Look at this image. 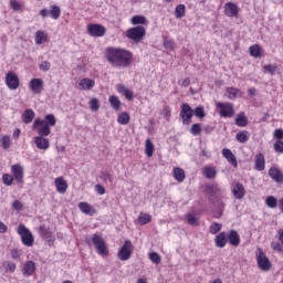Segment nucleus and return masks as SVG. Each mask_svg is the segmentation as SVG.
I'll return each mask as SVG.
<instances>
[{"mask_svg": "<svg viewBox=\"0 0 283 283\" xmlns=\"http://www.w3.org/2000/svg\"><path fill=\"white\" fill-rule=\"evenodd\" d=\"M228 240L232 247H240V235L238 234V231L230 230Z\"/></svg>", "mask_w": 283, "mask_h": 283, "instance_id": "obj_23", "label": "nucleus"}, {"mask_svg": "<svg viewBox=\"0 0 283 283\" xmlns=\"http://www.w3.org/2000/svg\"><path fill=\"white\" fill-rule=\"evenodd\" d=\"M117 90H118L119 94H123L125 96V98H127V101H134V92L129 91V88H127V86L119 84L117 86Z\"/></svg>", "mask_w": 283, "mask_h": 283, "instance_id": "obj_25", "label": "nucleus"}, {"mask_svg": "<svg viewBox=\"0 0 283 283\" xmlns=\"http://www.w3.org/2000/svg\"><path fill=\"white\" fill-rule=\"evenodd\" d=\"M32 120H34V111L32 109H25L23 115H22V123H24L25 125H30V123H32Z\"/></svg>", "mask_w": 283, "mask_h": 283, "instance_id": "obj_26", "label": "nucleus"}, {"mask_svg": "<svg viewBox=\"0 0 283 283\" xmlns=\"http://www.w3.org/2000/svg\"><path fill=\"white\" fill-rule=\"evenodd\" d=\"M224 12L227 17H238V12H240L239 8L233 2H228L224 6Z\"/></svg>", "mask_w": 283, "mask_h": 283, "instance_id": "obj_19", "label": "nucleus"}, {"mask_svg": "<svg viewBox=\"0 0 283 283\" xmlns=\"http://www.w3.org/2000/svg\"><path fill=\"white\" fill-rule=\"evenodd\" d=\"M29 87L33 94H41L43 92V80L42 78H32L29 83Z\"/></svg>", "mask_w": 283, "mask_h": 283, "instance_id": "obj_12", "label": "nucleus"}, {"mask_svg": "<svg viewBox=\"0 0 283 283\" xmlns=\"http://www.w3.org/2000/svg\"><path fill=\"white\" fill-rule=\"evenodd\" d=\"M220 231H222V226L218 222H213L210 226V233H212V235H216V233H220Z\"/></svg>", "mask_w": 283, "mask_h": 283, "instance_id": "obj_48", "label": "nucleus"}, {"mask_svg": "<svg viewBox=\"0 0 283 283\" xmlns=\"http://www.w3.org/2000/svg\"><path fill=\"white\" fill-rule=\"evenodd\" d=\"M149 259L154 262V264H160V254L156 252H151L149 254Z\"/></svg>", "mask_w": 283, "mask_h": 283, "instance_id": "obj_55", "label": "nucleus"}, {"mask_svg": "<svg viewBox=\"0 0 283 283\" xmlns=\"http://www.w3.org/2000/svg\"><path fill=\"white\" fill-rule=\"evenodd\" d=\"M39 67L42 72H50V67H52V65L50 64V62L44 61L39 65Z\"/></svg>", "mask_w": 283, "mask_h": 283, "instance_id": "obj_56", "label": "nucleus"}, {"mask_svg": "<svg viewBox=\"0 0 283 283\" xmlns=\"http://www.w3.org/2000/svg\"><path fill=\"white\" fill-rule=\"evenodd\" d=\"M7 271L9 273H14V271H17V264H14V262H8L7 263Z\"/></svg>", "mask_w": 283, "mask_h": 283, "instance_id": "obj_62", "label": "nucleus"}, {"mask_svg": "<svg viewBox=\"0 0 283 283\" xmlns=\"http://www.w3.org/2000/svg\"><path fill=\"white\" fill-rule=\"evenodd\" d=\"M12 208H13L15 211H22V210H23V203H21V201H19V200H15V201H13V203H12Z\"/></svg>", "mask_w": 283, "mask_h": 283, "instance_id": "obj_61", "label": "nucleus"}, {"mask_svg": "<svg viewBox=\"0 0 283 283\" xmlns=\"http://www.w3.org/2000/svg\"><path fill=\"white\" fill-rule=\"evenodd\" d=\"M273 137L276 138L277 140H283V129L277 128L273 133Z\"/></svg>", "mask_w": 283, "mask_h": 283, "instance_id": "obj_59", "label": "nucleus"}, {"mask_svg": "<svg viewBox=\"0 0 283 283\" xmlns=\"http://www.w3.org/2000/svg\"><path fill=\"white\" fill-rule=\"evenodd\" d=\"M49 13L52 17V19L56 21L59 17H61V7L56 4L51 6V10H49Z\"/></svg>", "mask_w": 283, "mask_h": 283, "instance_id": "obj_32", "label": "nucleus"}, {"mask_svg": "<svg viewBox=\"0 0 283 283\" xmlns=\"http://www.w3.org/2000/svg\"><path fill=\"white\" fill-rule=\"evenodd\" d=\"M92 244L95 247L98 255H107V244L105 243V239L99 234H93L91 239Z\"/></svg>", "mask_w": 283, "mask_h": 283, "instance_id": "obj_4", "label": "nucleus"}, {"mask_svg": "<svg viewBox=\"0 0 283 283\" xmlns=\"http://www.w3.org/2000/svg\"><path fill=\"white\" fill-rule=\"evenodd\" d=\"M36 272V264L34 263V261H28L22 270V275H24V277H30L31 275H34V273Z\"/></svg>", "mask_w": 283, "mask_h": 283, "instance_id": "obj_16", "label": "nucleus"}, {"mask_svg": "<svg viewBox=\"0 0 283 283\" xmlns=\"http://www.w3.org/2000/svg\"><path fill=\"white\" fill-rule=\"evenodd\" d=\"M132 253H134V244L132 241L126 240L123 247L119 249L117 256L122 260V262H127V260L132 258Z\"/></svg>", "mask_w": 283, "mask_h": 283, "instance_id": "obj_6", "label": "nucleus"}, {"mask_svg": "<svg viewBox=\"0 0 283 283\" xmlns=\"http://www.w3.org/2000/svg\"><path fill=\"white\" fill-rule=\"evenodd\" d=\"M164 45H165L166 50H176V42H174V40H171V39H166L164 41Z\"/></svg>", "mask_w": 283, "mask_h": 283, "instance_id": "obj_52", "label": "nucleus"}, {"mask_svg": "<svg viewBox=\"0 0 283 283\" xmlns=\"http://www.w3.org/2000/svg\"><path fill=\"white\" fill-rule=\"evenodd\" d=\"M18 233L21 235L22 244H24V247H32V244H34V235H32V232L23 224L18 227Z\"/></svg>", "mask_w": 283, "mask_h": 283, "instance_id": "obj_5", "label": "nucleus"}, {"mask_svg": "<svg viewBox=\"0 0 283 283\" xmlns=\"http://www.w3.org/2000/svg\"><path fill=\"white\" fill-rule=\"evenodd\" d=\"M208 190L210 191L211 196H220L222 195V188L218 184H212L208 186Z\"/></svg>", "mask_w": 283, "mask_h": 283, "instance_id": "obj_37", "label": "nucleus"}, {"mask_svg": "<svg viewBox=\"0 0 283 283\" xmlns=\"http://www.w3.org/2000/svg\"><path fill=\"white\" fill-rule=\"evenodd\" d=\"M202 174L209 180H213V178H216L218 176V170H216V167L206 166L202 170Z\"/></svg>", "mask_w": 283, "mask_h": 283, "instance_id": "obj_24", "label": "nucleus"}, {"mask_svg": "<svg viewBox=\"0 0 283 283\" xmlns=\"http://www.w3.org/2000/svg\"><path fill=\"white\" fill-rule=\"evenodd\" d=\"M174 178L178 182H184L185 180V170L181 168H175L174 169Z\"/></svg>", "mask_w": 283, "mask_h": 283, "instance_id": "obj_34", "label": "nucleus"}, {"mask_svg": "<svg viewBox=\"0 0 283 283\" xmlns=\"http://www.w3.org/2000/svg\"><path fill=\"white\" fill-rule=\"evenodd\" d=\"M6 83L9 90H18L19 88V77L14 73H8L6 76Z\"/></svg>", "mask_w": 283, "mask_h": 283, "instance_id": "obj_13", "label": "nucleus"}, {"mask_svg": "<svg viewBox=\"0 0 283 283\" xmlns=\"http://www.w3.org/2000/svg\"><path fill=\"white\" fill-rule=\"evenodd\" d=\"M108 101L113 109H115L116 112L120 109V99L118 98V96L112 95Z\"/></svg>", "mask_w": 283, "mask_h": 283, "instance_id": "obj_35", "label": "nucleus"}, {"mask_svg": "<svg viewBox=\"0 0 283 283\" xmlns=\"http://www.w3.org/2000/svg\"><path fill=\"white\" fill-rule=\"evenodd\" d=\"M2 182L7 187H11L12 182H14V177L12 175H10V174H4L2 176Z\"/></svg>", "mask_w": 283, "mask_h": 283, "instance_id": "obj_46", "label": "nucleus"}, {"mask_svg": "<svg viewBox=\"0 0 283 283\" xmlns=\"http://www.w3.org/2000/svg\"><path fill=\"white\" fill-rule=\"evenodd\" d=\"M232 193L234 198H237V200H242L245 193L244 186L240 182L235 184V186L232 189Z\"/></svg>", "mask_w": 283, "mask_h": 283, "instance_id": "obj_21", "label": "nucleus"}, {"mask_svg": "<svg viewBox=\"0 0 283 283\" xmlns=\"http://www.w3.org/2000/svg\"><path fill=\"white\" fill-rule=\"evenodd\" d=\"M235 138L239 143H249V132L243 130L241 133H238Z\"/></svg>", "mask_w": 283, "mask_h": 283, "instance_id": "obj_40", "label": "nucleus"}, {"mask_svg": "<svg viewBox=\"0 0 283 283\" xmlns=\"http://www.w3.org/2000/svg\"><path fill=\"white\" fill-rule=\"evenodd\" d=\"M187 222H188V224L196 227V224H198V217H196V214H193V213H189L187 216Z\"/></svg>", "mask_w": 283, "mask_h": 283, "instance_id": "obj_51", "label": "nucleus"}, {"mask_svg": "<svg viewBox=\"0 0 283 283\" xmlns=\"http://www.w3.org/2000/svg\"><path fill=\"white\" fill-rule=\"evenodd\" d=\"M11 174L17 185H23V167L21 165L11 166Z\"/></svg>", "mask_w": 283, "mask_h": 283, "instance_id": "obj_10", "label": "nucleus"}, {"mask_svg": "<svg viewBox=\"0 0 283 283\" xmlns=\"http://www.w3.org/2000/svg\"><path fill=\"white\" fill-rule=\"evenodd\" d=\"M3 149H10V137L4 136L1 138Z\"/></svg>", "mask_w": 283, "mask_h": 283, "instance_id": "obj_60", "label": "nucleus"}, {"mask_svg": "<svg viewBox=\"0 0 283 283\" xmlns=\"http://www.w3.org/2000/svg\"><path fill=\"white\" fill-rule=\"evenodd\" d=\"M42 120H45L49 127H54V125H56V117L54 114L45 115L44 119Z\"/></svg>", "mask_w": 283, "mask_h": 283, "instance_id": "obj_42", "label": "nucleus"}, {"mask_svg": "<svg viewBox=\"0 0 283 283\" xmlns=\"http://www.w3.org/2000/svg\"><path fill=\"white\" fill-rule=\"evenodd\" d=\"M271 248L273 249V251H277L279 253H283V244L282 242H272L271 243Z\"/></svg>", "mask_w": 283, "mask_h": 283, "instance_id": "obj_54", "label": "nucleus"}, {"mask_svg": "<svg viewBox=\"0 0 283 283\" xmlns=\"http://www.w3.org/2000/svg\"><path fill=\"white\" fill-rule=\"evenodd\" d=\"M34 143H35V147H38V149H42L44 151L46 149H50V140L45 137L36 136L34 138Z\"/></svg>", "mask_w": 283, "mask_h": 283, "instance_id": "obj_17", "label": "nucleus"}, {"mask_svg": "<svg viewBox=\"0 0 283 283\" xmlns=\"http://www.w3.org/2000/svg\"><path fill=\"white\" fill-rule=\"evenodd\" d=\"M95 190L99 196H104L105 193V187L101 186V185H96L95 186Z\"/></svg>", "mask_w": 283, "mask_h": 283, "instance_id": "obj_64", "label": "nucleus"}, {"mask_svg": "<svg viewBox=\"0 0 283 283\" xmlns=\"http://www.w3.org/2000/svg\"><path fill=\"white\" fill-rule=\"evenodd\" d=\"M130 21L133 25H145L147 23V18H145V15H134Z\"/></svg>", "mask_w": 283, "mask_h": 283, "instance_id": "obj_33", "label": "nucleus"}, {"mask_svg": "<svg viewBox=\"0 0 283 283\" xmlns=\"http://www.w3.org/2000/svg\"><path fill=\"white\" fill-rule=\"evenodd\" d=\"M227 94H228V98L230 101H235V98H238V96H240L241 92L238 88L229 87L227 90Z\"/></svg>", "mask_w": 283, "mask_h": 283, "instance_id": "obj_36", "label": "nucleus"}, {"mask_svg": "<svg viewBox=\"0 0 283 283\" xmlns=\"http://www.w3.org/2000/svg\"><path fill=\"white\" fill-rule=\"evenodd\" d=\"M145 151L148 158H151V156H154V143H151V139H146Z\"/></svg>", "mask_w": 283, "mask_h": 283, "instance_id": "obj_38", "label": "nucleus"}, {"mask_svg": "<svg viewBox=\"0 0 283 283\" xmlns=\"http://www.w3.org/2000/svg\"><path fill=\"white\" fill-rule=\"evenodd\" d=\"M269 176L274 180V182H277L279 185H283V172L276 168V167H271L269 169Z\"/></svg>", "mask_w": 283, "mask_h": 283, "instance_id": "obj_15", "label": "nucleus"}, {"mask_svg": "<svg viewBox=\"0 0 283 283\" xmlns=\"http://www.w3.org/2000/svg\"><path fill=\"white\" fill-rule=\"evenodd\" d=\"M138 220L140 224H149V222H151V216L144 213L138 217Z\"/></svg>", "mask_w": 283, "mask_h": 283, "instance_id": "obj_50", "label": "nucleus"}, {"mask_svg": "<svg viewBox=\"0 0 283 283\" xmlns=\"http://www.w3.org/2000/svg\"><path fill=\"white\" fill-rule=\"evenodd\" d=\"M106 60L117 70H123L132 65L134 54L127 50L109 48L106 52Z\"/></svg>", "mask_w": 283, "mask_h": 283, "instance_id": "obj_1", "label": "nucleus"}, {"mask_svg": "<svg viewBox=\"0 0 283 283\" xmlns=\"http://www.w3.org/2000/svg\"><path fill=\"white\" fill-rule=\"evenodd\" d=\"M256 264L259 269L264 272L271 271V266H273L271 260H269V258L261 248L256 249Z\"/></svg>", "mask_w": 283, "mask_h": 283, "instance_id": "obj_3", "label": "nucleus"}, {"mask_svg": "<svg viewBox=\"0 0 283 283\" xmlns=\"http://www.w3.org/2000/svg\"><path fill=\"white\" fill-rule=\"evenodd\" d=\"M273 147H274V151H276V154H283V142L282 140H276Z\"/></svg>", "mask_w": 283, "mask_h": 283, "instance_id": "obj_53", "label": "nucleus"}, {"mask_svg": "<svg viewBox=\"0 0 283 283\" xmlns=\"http://www.w3.org/2000/svg\"><path fill=\"white\" fill-rule=\"evenodd\" d=\"M117 123H119V125H128L129 124V114L122 113L117 118Z\"/></svg>", "mask_w": 283, "mask_h": 283, "instance_id": "obj_44", "label": "nucleus"}, {"mask_svg": "<svg viewBox=\"0 0 283 283\" xmlns=\"http://www.w3.org/2000/svg\"><path fill=\"white\" fill-rule=\"evenodd\" d=\"M94 85H96L94 80L83 78L80 81V87H82V90H92Z\"/></svg>", "mask_w": 283, "mask_h": 283, "instance_id": "obj_28", "label": "nucleus"}, {"mask_svg": "<svg viewBox=\"0 0 283 283\" xmlns=\"http://www.w3.org/2000/svg\"><path fill=\"white\" fill-rule=\"evenodd\" d=\"M265 205L266 207H269L270 209H275V207H277V198L273 197V196H269L265 199Z\"/></svg>", "mask_w": 283, "mask_h": 283, "instance_id": "obj_41", "label": "nucleus"}, {"mask_svg": "<svg viewBox=\"0 0 283 283\" xmlns=\"http://www.w3.org/2000/svg\"><path fill=\"white\" fill-rule=\"evenodd\" d=\"M235 125H238V127H247V125H249V119L247 118L244 113H239L235 118Z\"/></svg>", "mask_w": 283, "mask_h": 283, "instance_id": "obj_27", "label": "nucleus"}, {"mask_svg": "<svg viewBox=\"0 0 283 283\" xmlns=\"http://www.w3.org/2000/svg\"><path fill=\"white\" fill-rule=\"evenodd\" d=\"M249 51L254 59H260V56H262V49L260 48V44H254L250 46Z\"/></svg>", "mask_w": 283, "mask_h": 283, "instance_id": "obj_29", "label": "nucleus"}, {"mask_svg": "<svg viewBox=\"0 0 283 283\" xmlns=\"http://www.w3.org/2000/svg\"><path fill=\"white\" fill-rule=\"evenodd\" d=\"M145 34H147V31L143 25L130 28L126 32L127 39H130L134 43H140L145 39Z\"/></svg>", "mask_w": 283, "mask_h": 283, "instance_id": "obj_2", "label": "nucleus"}, {"mask_svg": "<svg viewBox=\"0 0 283 283\" xmlns=\"http://www.w3.org/2000/svg\"><path fill=\"white\" fill-rule=\"evenodd\" d=\"M222 156L223 158H227L229 163L232 164L233 167H238V159H235V155L231 151L229 148L222 149Z\"/></svg>", "mask_w": 283, "mask_h": 283, "instance_id": "obj_22", "label": "nucleus"}, {"mask_svg": "<svg viewBox=\"0 0 283 283\" xmlns=\"http://www.w3.org/2000/svg\"><path fill=\"white\" fill-rule=\"evenodd\" d=\"M32 129H38L39 136L44 138L45 136H50V134H52V129L48 125V122L39 118L34 120Z\"/></svg>", "mask_w": 283, "mask_h": 283, "instance_id": "obj_7", "label": "nucleus"}, {"mask_svg": "<svg viewBox=\"0 0 283 283\" xmlns=\"http://www.w3.org/2000/svg\"><path fill=\"white\" fill-rule=\"evenodd\" d=\"M180 118L182 119L184 125H189L191 118H193V111L189 104L181 105Z\"/></svg>", "mask_w": 283, "mask_h": 283, "instance_id": "obj_9", "label": "nucleus"}, {"mask_svg": "<svg viewBox=\"0 0 283 283\" xmlns=\"http://www.w3.org/2000/svg\"><path fill=\"white\" fill-rule=\"evenodd\" d=\"M217 107L220 108V116L222 118H232L233 114H235V111L233 109V104L231 103H217Z\"/></svg>", "mask_w": 283, "mask_h": 283, "instance_id": "obj_8", "label": "nucleus"}, {"mask_svg": "<svg viewBox=\"0 0 283 283\" xmlns=\"http://www.w3.org/2000/svg\"><path fill=\"white\" fill-rule=\"evenodd\" d=\"M78 209L82 211V213H85V216H92V206L87 202H80Z\"/></svg>", "mask_w": 283, "mask_h": 283, "instance_id": "obj_31", "label": "nucleus"}, {"mask_svg": "<svg viewBox=\"0 0 283 283\" xmlns=\"http://www.w3.org/2000/svg\"><path fill=\"white\" fill-rule=\"evenodd\" d=\"M54 182H55L56 191L59 193H65L67 191V181H65L63 177L55 178Z\"/></svg>", "mask_w": 283, "mask_h": 283, "instance_id": "obj_20", "label": "nucleus"}, {"mask_svg": "<svg viewBox=\"0 0 283 283\" xmlns=\"http://www.w3.org/2000/svg\"><path fill=\"white\" fill-rule=\"evenodd\" d=\"M48 41V35H45V32L43 31H38L35 33V43L36 45H43Z\"/></svg>", "mask_w": 283, "mask_h": 283, "instance_id": "obj_30", "label": "nucleus"}, {"mask_svg": "<svg viewBox=\"0 0 283 283\" xmlns=\"http://www.w3.org/2000/svg\"><path fill=\"white\" fill-rule=\"evenodd\" d=\"M87 32L91 36H105V27L101 24H88Z\"/></svg>", "mask_w": 283, "mask_h": 283, "instance_id": "obj_11", "label": "nucleus"}, {"mask_svg": "<svg viewBox=\"0 0 283 283\" xmlns=\"http://www.w3.org/2000/svg\"><path fill=\"white\" fill-rule=\"evenodd\" d=\"M202 133V126H200V124H193L190 128V134H192V136H200V134Z\"/></svg>", "mask_w": 283, "mask_h": 283, "instance_id": "obj_47", "label": "nucleus"}, {"mask_svg": "<svg viewBox=\"0 0 283 283\" xmlns=\"http://www.w3.org/2000/svg\"><path fill=\"white\" fill-rule=\"evenodd\" d=\"M193 114L197 116V118H205V116H207V113H205V107L202 106L196 107Z\"/></svg>", "mask_w": 283, "mask_h": 283, "instance_id": "obj_49", "label": "nucleus"}, {"mask_svg": "<svg viewBox=\"0 0 283 283\" xmlns=\"http://www.w3.org/2000/svg\"><path fill=\"white\" fill-rule=\"evenodd\" d=\"M10 8L15 12H19V10H21V3H19L17 0H11Z\"/></svg>", "mask_w": 283, "mask_h": 283, "instance_id": "obj_57", "label": "nucleus"}, {"mask_svg": "<svg viewBox=\"0 0 283 283\" xmlns=\"http://www.w3.org/2000/svg\"><path fill=\"white\" fill-rule=\"evenodd\" d=\"M266 168V160L264 159V155L259 153L254 157V169L256 171H264Z\"/></svg>", "mask_w": 283, "mask_h": 283, "instance_id": "obj_14", "label": "nucleus"}, {"mask_svg": "<svg viewBox=\"0 0 283 283\" xmlns=\"http://www.w3.org/2000/svg\"><path fill=\"white\" fill-rule=\"evenodd\" d=\"M176 19H182L185 17V4H179L175 9Z\"/></svg>", "mask_w": 283, "mask_h": 283, "instance_id": "obj_45", "label": "nucleus"}, {"mask_svg": "<svg viewBox=\"0 0 283 283\" xmlns=\"http://www.w3.org/2000/svg\"><path fill=\"white\" fill-rule=\"evenodd\" d=\"M88 105L93 112H98V109H101V104L96 97L91 98Z\"/></svg>", "mask_w": 283, "mask_h": 283, "instance_id": "obj_43", "label": "nucleus"}, {"mask_svg": "<svg viewBox=\"0 0 283 283\" xmlns=\"http://www.w3.org/2000/svg\"><path fill=\"white\" fill-rule=\"evenodd\" d=\"M102 178L105 182H114V177L109 172H103Z\"/></svg>", "mask_w": 283, "mask_h": 283, "instance_id": "obj_58", "label": "nucleus"}, {"mask_svg": "<svg viewBox=\"0 0 283 283\" xmlns=\"http://www.w3.org/2000/svg\"><path fill=\"white\" fill-rule=\"evenodd\" d=\"M227 242H229V239L226 232H220L214 239L216 247L219 249H224V247H227Z\"/></svg>", "mask_w": 283, "mask_h": 283, "instance_id": "obj_18", "label": "nucleus"}, {"mask_svg": "<svg viewBox=\"0 0 283 283\" xmlns=\"http://www.w3.org/2000/svg\"><path fill=\"white\" fill-rule=\"evenodd\" d=\"M40 235L49 241L52 240V232H50V229H48L45 226L40 227Z\"/></svg>", "mask_w": 283, "mask_h": 283, "instance_id": "obj_39", "label": "nucleus"}, {"mask_svg": "<svg viewBox=\"0 0 283 283\" xmlns=\"http://www.w3.org/2000/svg\"><path fill=\"white\" fill-rule=\"evenodd\" d=\"M263 70H265V72H269L270 74H275V66H273L271 64L264 65Z\"/></svg>", "mask_w": 283, "mask_h": 283, "instance_id": "obj_63", "label": "nucleus"}]
</instances>
